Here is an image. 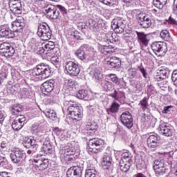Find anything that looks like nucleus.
<instances>
[{
  "label": "nucleus",
  "instance_id": "nucleus-1",
  "mask_svg": "<svg viewBox=\"0 0 177 177\" xmlns=\"http://www.w3.org/2000/svg\"><path fill=\"white\" fill-rule=\"evenodd\" d=\"M12 30L9 28H3L0 30V37L1 38H15L17 36V32H23V29L26 27V20L23 17L18 16L12 24Z\"/></svg>",
  "mask_w": 177,
  "mask_h": 177
},
{
  "label": "nucleus",
  "instance_id": "nucleus-2",
  "mask_svg": "<svg viewBox=\"0 0 177 177\" xmlns=\"http://www.w3.org/2000/svg\"><path fill=\"white\" fill-rule=\"evenodd\" d=\"M30 75L32 78H35V81L46 80L50 77V68L49 65L41 63L31 70Z\"/></svg>",
  "mask_w": 177,
  "mask_h": 177
},
{
  "label": "nucleus",
  "instance_id": "nucleus-3",
  "mask_svg": "<svg viewBox=\"0 0 177 177\" xmlns=\"http://www.w3.org/2000/svg\"><path fill=\"white\" fill-rule=\"evenodd\" d=\"M103 146H104V141L99 138H93L89 140L88 142V147L86 150L88 153H93L96 154L103 150Z\"/></svg>",
  "mask_w": 177,
  "mask_h": 177
},
{
  "label": "nucleus",
  "instance_id": "nucleus-4",
  "mask_svg": "<svg viewBox=\"0 0 177 177\" xmlns=\"http://www.w3.org/2000/svg\"><path fill=\"white\" fill-rule=\"evenodd\" d=\"M37 34L42 41H49L52 38V30L46 23L39 24Z\"/></svg>",
  "mask_w": 177,
  "mask_h": 177
},
{
  "label": "nucleus",
  "instance_id": "nucleus-5",
  "mask_svg": "<svg viewBox=\"0 0 177 177\" xmlns=\"http://www.w3.org/2000/svg\"><path fill=\"white\" fill-rule=\"evenodd\" d=\"M153 52L156 56H164L168 52L167 44L162 41H156L151 45Z\"/></svg>",
  "mask_w": 177,
  "mask_h": 177
},
{
  "label": "nucleus",
  "instance_id": "nucleus-6",
  "mask_svg": "<svg viewBox=\"0 0 177 177\" xmlns=\"http://www.w3.org/2000/svg\"><path fill=\"white\" fill-rule=\"evenodd\" d=\"M136 20L142 28H150L151 27V19L146 13L140 12L136 15Z\"/></svg>",
  "mask_w": 177,
  "mask_h": 177
},
{
  "label": "nucleus",
  "instance_id": "nucleus-7",
  "mask_svg": "<svg viewBox=\"0 0 177 177\" xmlns=\"http://www.w3.org/2000/svg\"><path fill=\"white\" fill-rule=\"evenodd\" d=\"M80 165L73 166L68 169L66 171L67 177H82V172L84 171V162L80 161Z\"/></svg>",
  "mask_w": 177,
  "mask_h": 177
},
{
  "label": "nucleus",
  "instance_id": "nucleus-8",
  "mask_svg": "<svg viewBox=\"0 0 177 177\" xmlns=\"http://www.w3.org/2000/svg\"><path fill=\"white\" fill-rule=\"evenodd\" d=\"M111 28L116 34H122L125 30V21L120 17L115 18L111 22Z\"/></svg>",
  "mask_w": 177,
  "mask_h": 177
},
{
  "label": "nucleus",
  "instance_id": "nucleus-9",
  "mask_svg": "<svg viewBox=\"0 0 177 177\" xmlns=\"http://www.w3.org/2000/svg\"><path fill=\"white\" fill-rule=\"evenodd\" d=\"M24 157H26V153L19 149H15L10 154V158L12 162H13V164H16V165L23 164Z\"/></svg>",
  "mask_w": 177,
  "mask_h": 177
},
{
  "label": "nucleus",
  "instance_id": "nucleus-10",
  "mask_svg": "<svg viewBox=\"0 0 177 177\" xmlns=\"http://www.w3.org/2000/svg\"><path fill=\"white\" fill-rule=\"evenodd\" d=\"M120 121L128 129H131L133 127V117L129 111H124L120 115Z\"/></svg>",
  "mask_w": 177,
  "mask_h": 177
},
{
  "label": "nucleus",
  "instance_id": "nucleus-11",
  "mask_svg": "<svg viewBox=\"0 0 177 177\" xmlns=\"http://www.w3.org/2000/svg\"><path fill=\"white\" fill-rule=\"evenodd\" d=\"M65 68L67 73H68L70 75H73V77H77L81 71L78 64L73 61L66 62L65 63Z\"/></svg>",
  "mask_w": 177,
  "mask_h": 177
},
{
  "label": "nucleus",
  "instance_id": "nucleus-12",
  "mask_svg": "<svg viewBox=\"0 0 177 177\" xmlns=\"http://www.w3.org/2000/svg\"><path fill=\"white\" fill-rule=\"evenodd\" d=\"M8 5L12 13H15V15H21L23 7L21 6V0H9Z\"/></svg>",
  "mask_w": 177,
  "mask_h": 177
},
{
  "label": "nucleus",
  "instance_id": "nucleus-13",
  "mask_svg": "<svg viewBox=\"0 0 177 177\" xmlns=\"http://www.w3.org/2000/svg\"><path fill=\"white\" fill-rule=\"evenodd\" d=\"M23 145L26 149H32L34 153L39 150V145L34 138L26 137L23 140Z\"/></svg>",
  "mask_w": 177,
  "mask_h": 177
},
{
  "label": "nucleus",
  "instance_id": "nucleus-14",
  "mask_svg": "<svg viewBox=\"0 0 177 177\" xmlns=\"http://www.w3.org/2000/svg\"><path fill=\"white\" fill-rule=\"evenodd\" d=\"M66 37L71 46H74L75 45V42H77L78 39L80 41L84 39L82 38V35L77 30L74 32H69L67 34Z\"/></svg>",
  "mask_w": 177,
  "mask_h": 177
},
{
  "label": "nucleus",
  "instance_id": "nucleus-15",
  "mask_svg": "<svg viewBox=\"0 0 177 177\" xmlns=\"http://www.w3.org/2000/svg\"><path fill=\"white\" fill-rule=\"evenodd\" d=\"M147 143L148 147H150V149H156V147H160L161 145L160 138L157 134L150 135L147 140Z\"/></svg>",
  "mask_w": 177,
  "mask_h": 177
},
{
  "label": "nucleus",
  "instance_id": "nucleus-16",
  "mask_svg": "<svg viewBox=\"0 0 177 177\" xmlns=\"http://www.w3.org/2000/svg\"><path fill=\"white\" fill-rule=\"evenodd\" d=\"M91 73L93 75V78L95 80L96 82H100L103 80V74H102V68L99 65H91Z\"/></svg>",
  "mask_w": 177,
  "mask_h": 177
},
{
  "label": "nucleus",
  "instance_id": "nucleus-17",
  "mask_svg": "<svg viewBox=\"0 0 177 177\" xmlns=\"http://www.w3.org/2000/svg\"><path fill=\"white\" fill-rule=\"evenodd\" d=\"M55 82L53 80L44 82L41 86L42 93H44V95H49V93L55 89Z\"/></svg>",
  "mask_w": 177,
  "mask_h": 177
},
{
  "label": "nucleus",
  "instance_id": "nucleus-18",
  "mask_svg": "<svg viewBox=\"0 0 177 177\" xmlns=\"http://www.w3.org/2000/svg\"><path fill=\"white\" fill-rule=\"evenodd\" d=\"M26 122V117L24 115H19L15 119L12 123V128L14 131H20L22 127H24V122Z\"/></svg>",
  "mask_w": 177,
  "mask_h": 177
},
{
  "label": "nucleus",
  "instance_id": "nucleus-19",
  "mask_svg": "<svg viewBox=\"0 0 177 177\" xmlns=\"http://www.w3.org/2000/svg\"><path fill=\"white\" fill-rule=\"evenodd\" d=\"M169 76V69L168 68H161L158 71L156 75V80L158 82L164 81V80H167Z\"/></svg>",
  "mask_w": 177,
  "mask_h": 177
},
{
  "label": "nucleus",
  "instance_id": "nucleus-20",
  "mask_svg": "<svg viewBox=\"0 0 177 177\" xmlns=\"http://www.w3.org/2000/svg\"><path fill=\"white\" fill-rule=\"evenodd\" d=\"M105 63L111 66L112 68H120L121 67V60L117 57H109L105 59Z\"/></svg>",
  "mask_w": 177,
  "mask_h": 177
},
{
  "label": "nucleus",
  "instance_id": "nucleus-21",
  "mask_svg": "<svg viewBox=\"0 0 177 177\" xmlns=\"http://www.w3.org/2000/svg\"><path fill=\"white\" fill-rule=\"evenodd\" d=\"M39 150L40 153H41L37 155V157H42L44 154H51L52 151H53L52 145H50V142H49V141L44 142L42 147H39L38 151Z\"/></svg>",
  "mask_w": 177,
  "mask_h": 177
},
{
  "label": "nucleus",
  "instance_id": "nucleus-22",
  "mask_svg": "<svg viewBox=\"0 0 177 177\" xmlns=\"http://www.w3.org/2000/svg\"><path fill=\"white\" fill-rule=\"evenodd\" d=\"M47 17L49 19H56L60 16L59 10L55 6H50L46 10Z\"/></svg>",
  "mask_w": 177,
  "mask_h": 177
},
{
  "label": "nucleus",
  "instance_id": "nucleus-23",
  "mask_svg": "<svg viewBox=\"0 0 177 177\" xmlns=\"http://www.w3.org/2000/svg\"><path fill=\"white\" fill-rule=\"evenodd\" d=\"M136 32L137 34L138 41L139 42L140 45L147 46V45H149V42L150 41L149 35H146L143 32L136 31Z\"/></svg>",
  "mask_w": 177,
  "mask_h": 177
},
{
  "label": "nucleus",
  "instance_id": "nucleus-24",
  "mask_svg": "<svg viewBox=\"0 0 177 177\" xmlns=\"http://www.w3.org/2000/svg\"><path fill=\"white\" fill-rule=\"evenodd\" d=\"M158 131L160 135L163 136H171L172 133L171 132V129L167 125L165 122H161L158 128Z\"/></svg>",
  "mask_w": 177,
  "mask_h": 177
},
{
  "label": "nucleus",
  "instance_id": "nucleus-25",
  "mask_svg": "<svg viewBox=\"0 0 177 177\" xmlns=\"http://www.w3.org/2000/svg\"><path fill=\"white\" fill-rule=\"evenodd\" d=\"M111 164H113V158H111V154L105 153L104 155L102 162V168L104 169H109V168L111 167Z\"/></svg>",
  "mask_w": 177,
  "mask_h": 177
},
{
  "label": "nucleus",
  "instance_id": "nucleus-26",
  "mask_svg": "<svg viewBox=\"0 0 177 177\" xmlns=\"http://www.w3.org/2000/svg\"><path fill=\"white\" fill-rule=\"evenodd\" d=\"M115 49H117V48H115V46H113V45H104L100 46L99 47V50L100 53H102V55H109L110 53H114V52H115Z\"/></svg>",
  "mask_w": 177,
  "mask_h": 177
},
{
  "label": "nucleus",
  "instance_id": "nucleus-27",
  "mask_svg": "<svg viewBox=\"0 0 177 177\" xmlns=\"http://www.w3.org/2000/svg\"><path fill=\"white\" fill-rule=\"evenodd\" d=\"M99 125H97V123L93 121L88 122L86 124V128L88 131V133H90V135H94Z\"/></svg>",
  "mask_w": 177,
  "mask_h": 177
},
{
  "label": "nucleus",
  "instance_id": "nucleus-28",
  "mask_svg": "<svg viewBox=\"0 0 177 177\" xmlns=\"http://www.w3.org/2000/svg\"><path fill=\"white\" fill-rule=\"evenodd\" d=\"M109 96L119 102V100H125V93L120 91L114 90V92L109 94Z\"/></svg>",
  "mask_w": 177,
  "mask_h": 177
},
{
  "label": "nucleus",
  "instance_id": "nucleus-29",
  "mask_svg": "<svg viewBox=\"0 0 177 177\" xmlns=\"http://www.w3.org/2000/svg\"><path fill=\"white\" fill-rule=\"evenodd\" d=\"M66 104H68L67 111L69 115L73 114V113H74L75 111L81 109V108L73 102H66Z\"/></svg>",
  "mask_w": 177,
  "mask_h": 177
},
{
  "label": "nucleus",
  "instance_id": "nucleus-30",
  "mask_svg": "<svg viewBox=\"0 0 177 177\" xmlns=\"http://www.w3.org/2000/svg\"><path fill=\"white\" fill-rule=\"evenodd\" d=\"M132 166V162L127 161H120L119 162V168L122 172H128Z\"/></svg>",
  "mask_w": 177,
  "mask_h": 177
},
{
  "label": "nucleus",
  "instance_id": "nucleus-31",
  "mask_svg": "<svg viewBox=\"0 0 177 177\" xmlns=\"http://www.w3.org/2000/svg\"><path fill=\"white\" fill-rule=\"evenodd\" d=\"M120 110V104L118 102H114L111 104L109 108L106 109L107 114H115Z\"/></svg>",
  "mask_w": 177,
  "mask_h": 177
},
{
  "label": "nucleus",
  "instance_id": "nucleus-32",
  "mask_svg": "<svg viewBox=\"0 0 177 177\" xmlns=\"http://www.w3.org/2000/svg\"><path fill=\"white\" fill-rule=\"evenodd\" d=\"M75 95L77 99L81 100H88L89 99V94H88V91L85 89L79 90L75 93Z\"/></svg>",
  "mask_w": 177,
  "mask_h": 177
},
{
  "label": "nucleus",
  "instance_id": "nucleus-33",
  "mask_svg": "<svg viewBox=\"0 0 177 177\" xmlns=\"http://www.w3.org/2000/svg\"><path fill=\"white\" fill-rule=\"evenodd\" d=\"M87 24H88V28L91 30V31H93V32H96L97 30H99V24L95 21V19H89L87 21Z\"/></svg>",
  "mask_w": 177,
  "mask_h": 177
},
{
  "label": "nucleus",
  "instance_id": "nucleus-34",
  "mask_svg": "<svg viewBox=\"0 0 177 177\" xmlns=\"http://www.w3.org/2000/svg\"><path fill=\"white\" fill-rule=\"evenodd\" d=\"M44 48L46 49V51L47 52L48 57H50L52 55H53L54 49H55V42L53 41H48L46 44L44 46Z\"/></svg>",
  "mask_w": 177,
  "mask_h": 177
},
{
  "label": "nucleus",
  "instance_id": "nucleus-35",
  "mask_svg": "<svg viewBox=\"0 0 177 177\" xmlns=\"http://www.w3.org/2000/svg\"><path fill=\"white\" fill-rule=\"evenodd\" d=\"M53 131L61 139H66V138H67V131L66 130L62 129L59 127H55L53 129Z\"/></svg>",
  "mask_w": 177,
  "mask_h": 177
},
{
  "label": "nucleus",
  "instance_id": "nucleus-36",
  "mask_svg": "<svg viewBox=\"0 0 177 177\" xmlns=\"http://www.w3.org/2000/svg\"><path fill=\"white\" fill-rule=\"evenodd\" d=\"M97 171L95 167H88L86 170L85 177H97Z\"/></svg>",
  "mask_w": 177,
  "mask_h": 177
},
{
  "label": "nucleus",
  "instance_id": "nucleus-37",
  "mask_svg": "<svg viewBox=\"0 0 177 177\" xmlns=\"http://www.w3.org/2000/svg\"><path fill=\"white\" fill-rule=\"evenodd\" d=\"M45 115L46 117H48V118L52 120L53 121H56L57 118V115L56 114V112L51 109H46L45 111Z\"/></svg>",
  "mask_w": 177,
  "mask_h": 177
},
{
  "label": "nucleus",
  "instance_id": "nucleus-38",
  "mask_svg": "<svg viewBox=\"0 0 177 177\" xmlns=\"http://www.w3.org/2000/svg\"><path fill=\"white\" fill-rule=\"evenodd\" d=\"M62 153L66 156H73L75 153V150L71 145L65 146L64 149H62Z\"/></svg>",
  "mask_w": 177,
  "mask_h": 177
},
{
  "label": "nucleus",
  "instance_id": "nucleus-39",
  "mask_svg": "<svg viewBox=\"0 0 177 177\" xmlns=\"http://www.w3.org/2000/svg\"><path fill=\"white\" fill-rule=\"evenodd\" d=\"M71 118L75 121H80L78 118H82V110L80 109L77 111H75V112H73L71 114Z\"/></svg>",
  "mask_w": 177,
  "mask_h": 177
},
{
  "label": "nucleus",
  "instance_id": "nucleus-40",
  "mask_svg": "<svg viewBox=\"0 0 177 177\" xmlns=\"http://www.w3.org/2000/svg\"><path fill=\"white\" fill-rule=\"evenodd\" d=\"M168 0H153V3L158 9H162L166 5Z\"/></svg>",
  "mask_w": 177,
  "mask_h": 177
},
{
  "label": "nucleus",
  "instance_id": "nucleus-41",
  "mask_svg": "<svg viewBox=\"0 0 177 177\" xmlns=\"http://www.w3.org/2000/svg\"><path fill=\"white\" fill-rule=\"evenodd\" d=\"M84 46H86V45H83L80 49L77 50L75 53L76 56L78 59H80V60H85V59H86V54H85V51L82 50Z\"/></svg>",
  "mask_w": 177,
  "mask_h": 177
},
{
  "label": "nucleus",
  "instance_id": "nucleus-42",
  "mask_svg": "<svg viewBox=\"0 0 177 177\" xmlns=\"http://www.w3.org/2000/svg\"><path fill=\"white\" fill-rule=\"evenodd\" d=\"M139 106H140V109L142 111H146V110H147V106H149V99H147V97H145L140 101Z\"/></svg>",
  "mask_w": 177,
  "mask_h": 177
},
{
  "label": "nucleus",
  "instance_id": "nucleus-43",
  "mask_svg": "<svg viewBox=\"0 0 177 177\" xmlns=\"http://www.w3.org/2000/svg\"><path fill=\"white\" fill-rule=\"evenodd\" d=\"M23 111V107L20 104H15L11 109V114L13 115H17L19 113Z\"/></svg>",
  "mask_w": 177,
  "mask_h": 177
},
{
  "label": "nucleus",
  "instance_id": "nucleus-44",
  "mask_svg": "<svg viewBox=\"0 0 177 177\" xmlns=\"http://www.w3.org/2000/svg\"><path fill=\"white\" fill-rule=\"evenodd\" d=\"M2 53L5 57H12L15 55V48L10 46V48L6 49Z\"/></svg>",
  "mask_w": 177,
  "mask_h": 177
},
{
  "label": "nucleus",
  "instance_id": "nucleus-45",
  "mask_svg": "<svg viewBox=\"0 0 177 177\" xmlns=\"http://www.w3.org/2000/svg\"><path fill=\"white\" fill-rule=\"evenodd\" d=\"M160 37L164 41H169V39L171 40V35H169V32L167 30H162L160 32Z\"/></svg>",
  "mask_w": 177,
  "mask_h": 177
},
{
  "label": "nucleus",
  "instance_id": "nucleus-46",
  "mask_svg": "<svg viewBox=\"0 0 177 177\" xmlns=\"http://www.w3.org/2000/svg\"><path fill=\"white\" fill-rule=\"evenodd\" d=\"M104 41H105L106 44H114V37H113V33L109 32L105 34V37L104 38Z\"/></svg>",
  "mask_w": 177,
  "mask_h": 177
},
{
  "label": "nucleus",
  "instance_id": "nucleus-47",
  "mask_svg": "<svg viewBox=\"0 0 177 177\" xmlns=\"http://www.w3.org/2000/svg\"><path fill=\"white\" fill-rule=\"evenodd\" d=\"M108 77L111 79L112 82L115 84V85H120L121 84V81H122V79L118 78V77H117L115 74H109Z\"/></svg>",
  "mask_w": 177,
  "mask_h": 177
},
{
  "label": "nucleus",
  "instance_id": "nucleus-48",
  "mask_svg": "<svg viewBox=\"0 0 177 177\" xmlns=\"http://www.w3.org/2000/svg\"><path fill=\"white\" fill-rule=\"evenodd\" d=\"M153 169L156 175H164L168 172V169L165 167V165Z\"/></svg>",
  "mask_w": 177,
  "mask_h": 177
},
{
  "label": "nucleus",
  "instance_id": "nucleus-49",
  "mask_svg": "<svg viewBox=\"0 0 177 177\" xmlns=\"http://www.w3.org/2000/svg\"><path fill=\"white\" fill-rule=\"evenodd\" d=\"M51 63L55 66L57 68H59L60 66V58H59V56L54 55L50 58Z\"/></svg>",
  "mask_w": 177,
  "mask_h": 177
},
{
  "label": "nucleus",
  "instance_id": "nucleus-50",
  "mask_svg": "<svg viewBox=\"0 0 177 177\" xmlns=\"http://www.w3.org/2000/svg\"><path fill=\"white\" fill-rule=\"evenodd\" d=\"M42 159L43 158H41V162H40L39 167L40 171H44V169H46V168H48L49 165V161H48V159H44V160H42Z\"/></svg>",
  "mask_w": 177,
  "mask_h": 177
},
{
  "label": "nucleus",
  "instance_id": "nucleus-51",
  "mask_svg": "<svg viewBox=\"0 0 177 177\" xmlns=\"http://www.w3.org/2000/svg\"><path fill=\"white\" fill-rule=\"evenodd\" d=\"M127 72L129 77L132 80L133 78H135V77H136L138 74V69L134 68H130L128 69Z\"/></svg>",
  "mask_w": 177,
  "mask_h": 177
},
{
  "label": "nucleus",
  "instance_id": "nucleus-52",
  "mask_svg": "<svg viewBox=\"0 0 177 177\" xmlns=\"http://www.w3.org/2000/svg\"><path fill=\"white\" fill-rule=\"evenodd\" d=\"M120 161L132 162V157L129 155V152H124L122 153V157Z\"/></svg>",
  "mask_w": 177,
  "mask_h": 177
},
{
  "label": "nucleus",
  "instance_id": "nucleus-53",
  "mask_svg": "<svg viewBox=\"0 0 177 177\" xmlns=\"http://www.w3.org/2000/svg\"><path fill=\"white\" fill-rule=\"evenodd\" d=\"M164 165H165L164 164V160H162L161 159H156L153 162V169H156L157 168H160L161 167H164Z\"/></svg>",
  "mask_w": 177,
  "mask_h": 177
},
{
  "label": "nucleus",
  "instance_id": "nucleus-54",
  "mask_svg": "<svg viewBox=\"0 0 177 177\" xmlns=\"http://www.w3.org/2000/svg\"><path fill=\"white\" fill-rule=\"evenodd\" d=\"M162 113L163 114H171V113H174V106H171V105L167 106H165Z\"/></svg>",
  "mask_w": 177,
  "mask_h": 177
},
{
  "label": "nucleus",
  "instance_id": "nucleus-55",
  "mask_svg": "<svg viewBox=\"0 0 177 177\" xmlns=\"http://www.w3.org/2000/svg\"><path fill=\"white\" fill-rule=\"evenodd\" d=\"M37 55H41L43 57H49V56H48L49 53L46 52L45 47H40L37 51Z\"/></svg>",
  "mask_w": 177,
  "mask_h": 177
},
{
  "label": "nucleus",
  "instance_id": "nucleus-56",
  "mask_svg": "<svg viewBox=\"0 0 177 177\" xmlns=\"http://www.w3.org/2000/svg\"><path fill=\"white\" fill-rule=\"evenodd\" d=\"M10 46H12L9 43H7V42L2 43L0 45L1 53H3L6 50V49H8Z\"/></svg>",
  "mask_w": 177,
  "mask_h": 177
},
{
  "label": "nucleus",
  "instance_id": "nucleus-57",
  "mask_svg": "<svg viewBox=\"0 0 177 177\" xmlns=\"http://www.w3.org/2000/svg\"><path fill=\"white\" fill-rule=\"evenodd\" d=\"M77 27L82 30V32H84V31H85V30H88V24H86V23H85V22L79 23L77 24Z\"/></svg>",
  "mask_w": 177,
  "mask_h": 177
},
{
  "label": "nucleus",
  "instance_id": "nucleus-58",
  "mask_svg": "<svg viewBox=\"0 0 177 177\" xmlns=\"http://www.w3.org/2000/svg\"><path fill=\"white\" fill-rule=\"evenodd\" d=\"M171 80L174 85L177 86V70H174L171 74Z\"/></svg>",
  "mask_w": 177,
  "mask_h": 177
},
{
  "label": "nucleus",
  "instance_id": "nucleus-59",
  "mask_svg": "<svg viewBox=\"0 0 177 177\" xmlns=\"http://www.w3.org/2000/svg\"><path fill=\"white\" fill-rule=\"evenodd\" d=\"M100 2L104 3V5H107L108 6H113L115 0H100Z\"/></svg>",
  "mask_w": 177,
  "mask_h": 177
},
{
  "label": "nucleus",
  "instance_id": "nucleus-60",
  "mask_svg": "<svg viewBox=\"0 0 177 177\" xmlns=\"http://www.w3.org/2000/svg\"><path fill=\"white\" fill-rule=\"evenodd\" d=\"M55 8L59 10V12L63 15H67V10L63 6L57 5Z\"/></svg>",
  "mask_w": 177,
  "mask_h": 177
},
{
  "label": "nucleus",
  "instance_id": "nucleus-61",
  "mask_svg": "<svg viewBox=\"0 0 177 177\" xmlns=\"http://www.w3.org/2000/svg\"><path fill=\"white\" fill-rule=\"evenodd\" d=\"M4 168L6 169H9V163L8 162V159L4 158V160L1 162L0 164V168Z\"/></svg>",
  "mask_w": 177,
  "mask_h": 177
},
{
  "label": "nucleus",
  "instance_id": "nucleus-62",
  "mask_svg": "<svg viewBox=\"0 0 177 177\" xmlns=\"http://www.w3.org/2000/svg\"><path fill=\"white\" fill-rule=\"evenodd\" d=\"M21 95L23 97H30V91H28V88H23L21 91Z\"/></svg>",
  "mask_w": 177,
  "mask_h": 177
},
{
  "label": "nucleus",
  "instance_id": "nucleus-63",
  "mask_svg": "<svg viewBox=\"0 0 177 177\" xmlns=\"http://www.w3.org/2000/svg\"><path fill=\"white\" fill-rule=\"evenodd\" d=\"M167 21L169 23V24H174V26H177V21L172 18V17H169V19L167 20Z\"/></svg>",
  "mask_w": 177,
  "mask_h": 177
},
{
  "label": "nucleus",
  "instance_id": "nucleus-64",
  "mask_svg": "<svg viewBox=\"0 0 177 177\" xmlns=\"http://www.w3.org/2000/svg\"><path fill=\"white\" fill-rule=\"evenodd\" d=\"M105 85L106 86L107 91H111V88H113V83H111L109 81H106L105 82Z\"/></svg>",
  "mask_w": 177,
  "mask_h": 177
}]
</instances>
